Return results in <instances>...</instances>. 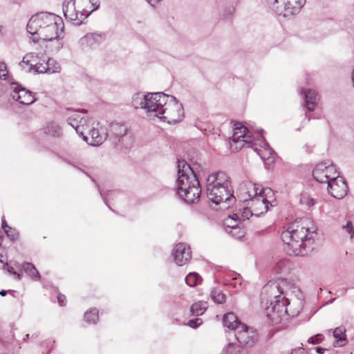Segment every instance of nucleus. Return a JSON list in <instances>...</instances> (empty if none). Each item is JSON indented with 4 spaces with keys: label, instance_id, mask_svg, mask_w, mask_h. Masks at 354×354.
Returning a JSON list of instances; mask_svg holds the SVG:
<instances>
[{
    "label": "nucleus",
    "instance_id": "obj_1",
    "mask_svg": "<svg viewBox=\"0 0 354 354\" xmlns=\"http://www.w3.org/2000/svg\"><path fill=\"white\" fill-rule=\"evenodd\" d=\"M283 290L276 282L266 284L261 293V303L267 300L265 306L270 301V306H265V314L272 322L277 323L283 316L292 310V304H297L292 311V316L297 315L301 310L304 300L299 298L286 299L282 297Z\"/></svg>",
    "mask_w": 354,
    "mask_h": 354
},
{
    "label": "nucleus",
    "instance_id": "obj_2",
    "mask_svg": "<svg viewBox=\"0 0 354 354\" xmlns=\"http://www.w3.org/2000/svg\"><path fill=\"white\" fill-rule=\"evenodd\" d=\"M317 228L310 221L304 219L301 224L292 223L281 233V239L287 245L288 252L304 256L310 250L317 236Z\"/></svg>",
    "mask_w": 354,
    "mask_h": 354
},
{
    "label": "nucleus",
    "instance_id": "obj_3",
    "mask_svg": "<svg viewBox=\"0 0 354 354\" xmlns=\"http://www.w3.org/2000/svg\"><path fill=\"white\" fill-rule=\"evenodd\" d=\"M178 194L187 203H194L201 196V189L198 175L203 168L196 162L187 164L185 160H178Z\"/></svg>",
    "mask_w": 354,
    "mask_h": 354
},
{
    "label": "nucleus",
    "instance_id": "obj_4",
    "mask_svg": "<svg viewBox=\"0 0 354 354\" xmlns=\"http://www.w3.org/2000/svg\"><path fill=\"white\" fill-rule=\"evenodd\" d=\"M207 195L219 209H228L235 201L231 182L226 174L219 171L210 174L207 179Z\"/></svg>",
    "mask_w": 354,
    "mask_h": 354
},
{
    "label": "nucleus",
    "instance_id": "obj_5",
    "mask_svg": "<svg viewBox=\"0 0 354 354\" xmlns=\"http://www.w3.org/2000/svg\"><path fill=\"white\" fill-rule=\"evenodd\" d=\"M44 24L40 30L39 39L44 41H53L57 39V50H59L63 44L59 38L62 37L64 25L61 18H57L55 15H44Z\"/></svg>",
    "mask_w": 354,
    "mask_h": 354
},
{
    "label": "nucleus",
    "instance_id": "obj_6",
    "mask_svg": "<svg viewBox=\"0 0 354 354\" xmlns=\"http://www.w3.org/2000/svg\"><path fill=\"white\" fill-rule=\"evenodd\" d=\"M165 104L160 108L159 113H154V117L165 120L169 124H175L182 120L184 117L183 105L172 95L163 96L160 100Z\"/></svg>",
    "mask_w": 354,
    "mask_h": 354
},
{
    "label": "nucleus",
    "instance_id": "obj_7",
    "mask_svg": "<svg viewBox=\"0 0 354 354\" xmlns=\"http://www.w3.org/2000/svg\"><path fill=\"white\" fill-rule=\"evenodd\" d=\"M268 7L277 15L290 17L298 14L306 0H266Z\"/></svg>",
    "mask_w": 354,
    "mask_h": 354
},
{
    "label": "nucleus",
    "instance_id": "obj_8",
    "mask_svg": "<svg viewBox=\"0 0 354 354\" xmlns=\"http://www.w3.org/2000/svg\"><path fill=\"white\" fill-rule=\"evenodd\" d=\"M108 135L115 146L120 145L124 148H129L133 143L132 134L124 123L111 122L109 125Z\"/></svg>",
    "mask_w": 354,
    "mask_h": 354
},
{
    "label": "nucleus",
    "instance_id": "obj_9",
    "mask_svg": "<svg viewBox=\"0 0 354 354\" xmlns=\"http://www.w3.org/2000/svg\"><path fill=\"white\" fill-rule=\"evenodd\" d=\"M53 63V59H48L46 62L39 63L38 62L37 55L33 53H28L23 57L20 62V66L24 68V66H29V71L34 70L38 73H59L61 66L58 63L54 64V68H50V65Z\"/></svg>",
    "mask_w": 354,
    "mask_h": 354
},
{
    "label": "nucleus",
    "instance_id": "obj_10",
    "mask_svg": "<svg viewBox=\"0 0 354 354\" xmlns=\"http://www.w3.org/2000/svg\"><path fill=\"white\" fill-rule=\"evenodd\" d=\"M313 176L317 181L328 184V182L338 177V173L334 165L324 162L316 165L313 171Z\"/></svg>",
    "mask_w": 354,
    "mask_h": 354
},
{
    "label": "nucleus",
    "instance_id": "obj_11",
    "mask_svg": "<svg viewBox=\"0 0 354 354\" xmlns=\"http://www.w3.org/2000/svg\"><path fill=\"white\" fill-rule=\"evenodd\" d=\"M272 192L270 188L261 189L258 196L247 202V205L252 209L254 215L259 216L268 210L269 201L268 196Z\"/></svg>",
    "mask_w": 354,
    "mask_h": 354
},
{
    "label": "nucleus",
    "instance_id": "obj_12",
    "mask_svg": "<svg viewBox=\"0 0 354 354\" xmlns=\"http://www.w3.org/2000/svg\"><path fill=\"white\" fill-rule=\"evenodd\" d=\"M234 132L230 138L231 141L234 143H239L240 147H243L244 144H248L250 147L255 142L251 132L241 123L235 122Z\"/></svg>",
    "mask_w": 354,
    "mask_h": 354
},
{
    "label": "nucleus",
    "instance_id": "obj_13",
    "mask_svg": "<svg viewBox=\"0 0 354 354\" xmlns=\"http://www.w3.org/2000/svg\"><path fill=\"white\" fill-rule=\"evenodd\" d=\"M62 10L66 19L74 21L75 24L80 25L85 19V15L79 12L75 0H64Z\"/></svg>",
    "mask_w": 354,
    "mask_h": 354
},
{
    "label": "nucleus",
    "instance_id": "obj_14",
    "mask_svg": "<svg viewBox=\"0 0 354 354\" xmlns=\"http://www.w3.org/2000/svg\"><path fill=\"white\" fill-rule=\"evenodd\" d=\"M10 89L11 97L20 104L28 105L35 101V98L32 95V93L17 83H12Z\"/></svg>",
    "mask_w": 354,
    "mask_h": 354
},
{
    "label": "nucleus",
    "instance_id": "obj_15",
    "mask_svg": "<svg viewBox=\"0 0 354 354\" xmlns=\"http://www.w3.org/2000/svg\"><path fill=\"white\" fill-rule=\"evenodd\" d=\"M234 335L240 344L248 346H252L258 340L257 333L250 330L244 324L238 326V330L235 332Z\"/></svg>",
    "mask_w": 354,
    "mask_h": 354
},
{
    "label": "nucleus",
    "instance_id": "obj_16",
    "mask_svg": "<svg viewBox=\"0 0 354 354\" xmlns=\"http://www.w3.org/2000/svg\"><path fill=\"white\" fill-rule=\"evenodd\" d=\"M147 100H146L145 109L149 117H154V113H159L160 108L162 106L163 96H168L164 93H149L147 94Z\"/></svg>",
    "mask_w": 354,
    "mask_h": 354
},
{
    "label": "nucleus",
    "instance_id": "obj_17",
    "mask_svg": "<svg viewBox=\"0 0 354 354\" xmlns=\"http://www.w3.org/2000/svg\"><path fill=\"white\" fill-rule=\"evenodd\" d=\"M105 39V35L98 33H88L79 40V45L84 51L95 49Z\"/></svg>",
    "mask_w": 354,
    "mask_h": 354
},
{
    "label": "nucleus",
    "instance_id": "obj_18",
    "mask_svg": "<svg viewBox=\"0 0 354 354\" xmlns=\"http://www.w3.org/2000/svg\"><path fill=\"white\" fill-rule=\"evenodd\" d=\"M173 256L175 263L182 266L186 264L192 258L190 247L184 243H179L174 248Z\"/></svg>",
    "mask_w": 354,
    "mask_h": 354
},
{
    "label": "nucleus",
    "instance_id": "obj_19",
    "mask_svg": "<svg viewBox=\"0 0 354 354\" xmlns=\"http://www.w3.org/2000/svg\"><path fill=\"white\" fill-rule=\"evenodd\" d=\"M261 189H264L261 185H257L250 181L242 183L239 186V192L245 203L252 200V198L258 196Z\"/></svg>",
    "mask_w": 354,
    "mask_h": 354
},
{
    "label": "nucleus",
    "instance_id": "obj_20",
    "mask_svg": "<svg viewBox=\"0 0 354 354\" xmlns=\"http://www.w3.org/2000/svg\"><path fill=\"white\" fill-rule=\"evenodd\" d=\"M327 189L333 197L340 199L346 195L348 186L345 180L338 176L335 180L328 182Z\"/></svg>",
    "mask_w": 354,
    "mask_h": 354
},
{
    "label": "nucleus",
    "instance_id": "obj_21",
    "mask_svg": "<svg viewBox=\"0 0 354 354\" xmlns=\"http://www.w3.org/2000/svg\"><path fill=\"white\" fill-rule=\"evenodd\" d=\"M44 15L32 17L27 24V31L32 35V40L34 43L37 42L39 39L40 30L44 24Z\"/></svg>",
    "mask_w": 354,
    "mask_h": 354
},
{
    "label": "nucleus",
    "instance_id": "obj_22",
    "mask_svg": "<svg viewBox=\"0 0 354 354\" xmlns=\"http://www.w3.org/2000/svg\"><path fill=\"white\" fill-rule=\"evenodd\" d=\"M259 136L260 137L259 140L260 142V147H257V144L255 142L251 145V147L257 153L262 160L273 162L275 155L274 151L261 136Z\"/></svg>",
    "mask_w": 354,
    "mask_h": 354
},
{
    "label": "nucleus",
    "instance_id": "obj_23",
    "mask_svg": "<svg viewBox=\"0 0 354 354\" xmlns=\"http://www.w3.org/2000/svg\"><path fill=\"white\" fill-rule=\"evenodd\" d=\"M88 136H83V140L92 146H99L106 139L108 133L104 129L93 128L88 130Z\"/></svg>",
    "mask_w": 354,
    "mask_h": 354
},
{
    "label": "nucleus",
    "instance_id": "obj_24",
    "mask_svg": "<svg viewBox=\"0 0 354 354\" xmlns=\"http://www.w3.org/2000/svg\"><path fill=\"white\" fill-rule=\"evenodd\" d=\"M79 12L87 18L93 11L97 10L100 4V0H75Z\"/></svg>",
    "mask_w": 354,
    "mask_h": 354
},
{
    "label": "nucleus",
    "instance_id": "obj_25",
    "mask_svg": "<svg viewBox=\"0 0 354 354\" xmlns=\"http://www.w3.org/2000/svg\"><path fill=\"white\" fill-rule=\"evenodd\" d=\"M240 218L238 214H234L232 216H229L225 220L224 224L225 226L231 230L230 233H232L233 236L236 235V233H233V231L239 230L237 232V236L241 237L243 235V232L239 229V223L237 220Z\"/></svg>",
    "mask_w": 354,
    "mask_h": 354
},
{
    "label": "nucleus",
    "instance_id": "obj_26",
    "mask_svg": "<svg viewBox=\"0 0 354 354\" xmlns=\"http://www.w3.org/2000/svg\"><path fill=\"white\" fill-rule=\"evenodd\" d=\"M84 113H81L79 111H74L68 118V123L73 128H74L77 133L80 135H83V131H80L81 126L80 125V122H84Z\"/></svg>",
    "mask_w": 354,
    "mask_h": 354
},
{
    "label": "nucleus",
    "instance_id": "obj_27",
    "mask_svg": "<svg viewBox=\"0 0 354 354\" xmlns=\"http://www.w3.org/2000/svg\"><path fill=\"white\" fill-rule=\"evenodd\" d=\"M223 325L231 330H234L235 332L238 330V326L243 324L238 321L236 315L233 313H227L224 315L223 319Z\"/></svg>",
    "mask_w": 354,
    "mask_h": 354
},
{
    "label": "nucleus",
    "instance_id": "obj_28",
    "mask_svg": "<svg viewBox=\"0 0 354 354\" xmlns=\"http://www.w3.org/2000/svg\"><path fill=\"white\" fill-rule=\"evenodd\" d=\"M305 106L310 111H314L317 104V93L313 90L304 91Z\"/></svg>",
    "mask_w": 354,
    "mask_h": 354
},
{
    "label": "nucleus",
    "instance_id": "obj_29",
    "mask_svg": "<svg viewBox=\"0 0 354 354\" xmlns=\"http://www.w3.org/2000/svg\"><path fill=\"white\" fill-rule=\"evenodd\" d=\"M345 329L342 327H337L333 330V336L336 339L335 346H343L347 343L345 335Z\"/></svg>",
    "mask_w": 354,
    "mask_h": 354
},
{
    "label": "nucleus",
    "instance_id": "obj_30",
    "mask_svg": "<svg viewBox=\"0 0 354 354\" xmlns=\"http://www.w3.org/2000/svg\"><path fill=\"white\" fill-rule=\"evenodd\" d=\"M208 307L207 302L200 301L193 304L190 308V313L192 315L200 316L203 315Z\"/></svg>",
    "mask_w": 354,
    "mask_h": 354
},
{
    "label": "nucleus",
    "instance_id": "obj_31",
    "mask_svg": "<svg viewBox=\"0 0 354 354\" xmlns=\"http://www.w3.org/2000/svg\"><path fill=\"white\" fill-rule=\"evenodd\" d=\"M147 96L141 93H137L133 95L132 104L136 109H145Z\"/></svg>",
    "mask_w": 354,
    "mask_h": 354
},
{
    "label": "nucleus",
    "instance_id": "obj_32",
    "mask_svg": "<svg viewBox=\"0 0 354 354\" xmlns=\"http://www.w3.org/2000/svg\"><path fill=\"white\" fill-rule=\"evenodd\" d=\"M22 268L26 273L34 280H39L40 274L36 268L31 263H24Z\"/></svg>",
    "mask_w": 354,
    "mask_h": 354
},
{
    "label": "nucleus",
    "instance_id": "obj_33",
    "mask_svg": "<svg viewBox=\"0 0 354 354\" xmlns=\"http://www.w3.org/2000/svg\"><path fill=\"white\" fill-rule=\"evenodd\" d=\"M274 271L278 274H286L289 272L290 265L289 262L286 260H279L275 265Z\"/></svg>",
    "mask_w": 354,
    "mask_h": 354
},
{
    "label": "nucleus",
    "instance_id": "obj_34",
    "mask_svg": "<svg viewBox=\"0 0 354 354\" xmlns=\"http://www.w3.org/2000/svg\"><path fill=\"white\" fill-rule=\"evenodd\" d=\"M186 283L190 287H195L201 284L202 281L201 277L196 272H190L185 278Z\"/></svg>",
    "mask_w": 354,
    "mask_h": 354
},
{
    "label": "nucleus",
    "instance_id": "obj_35",
    "mask_svg": "<svg viewBox=\"0 0 354 354\" xmlns=\"http://www.w3.org/2000/svg\"><path fill=\"white\" fill-rule=\"evenodd\" d=\"M85 320L90 324H95L98 320V311L96 308H93L89 311H86L84 314Z\"/></svg>",
    "mask_w": 354,
    "mask_h": 354
},
{
    "label": "nucleus",
    "instance_id": "obj_36",
    "mask_svg": "<svg viewBox=\"0 0 354 354\" xmlns=\"http://www.w3.org/2000/svg\"><path fill=\"white\" fill-rule=\"evenodd\" d=\"M45 132L54 137H59L62 134L61 128L54 123H50L48 124V126L46 128Z\"/></svg>",
    "mask_w": 354,
    "mask_h": 354
},
{
    "label": "nucleus",
    "instance_id": "obj_37",
    "mask_svg": "<svg viewBox=\"0 0 354 354\" xmlns=\"http://www.w3.org/2000/svg\"><path fill=\"white\" fill-rule=\"evenodd\" d=\"M212 299L217 304H223L225 301V296L221 290L214 289L211 292Z\"/></svg>",
    "mask_w": 354,
    "mask_h": 354
},
{
    "label": "nucleus",
    "instance_id": "obj_38",
    "mask_svg": "<svg viewBox=\"0 0 354 354\" xmlns=\"http://www.w3.org/2000/svg\"><path fill=\"white\" fill-rule=\"evenodd\" d=\"M342 230L350 236V240L354 242V228L351 221H347L346 224L342 225Z\"/></svg>",
    "mask_w": 354,
    "mask_h": 354
},
{
    "label": "nucleus",
    "instance_id": "obj_39",
    "mask_svg": "<svg viewBox=\"0 0 354 354\" xmlns=\"http://www.w3.org/2000/svg\"><path fill=\"white\" fill-rule=\"evenodd\" d=\"M243 351L234 343H230L225 348L226 354H241Z\"/></svg>",
    "mask_w": 354,
    "mask_h": 354
},
{
    "label": "nucleus",
    "instance_id": "obj_40",
    "mask_svg": "<svg viewBox=\"0 0 354 354\" xmlns=\"http://www.w3.org/2000/svg\"><path fill=\"white\" fill-rule=\"evenodd\" d=\"M300 203L308 207H310L315 205V202L314 198L306 194H303L300 198Z\"/></svg>",
    "mask_w": 354,
    "mask_h": 354
},
{
    "label": "nucleus",
    "instance_id": "obj_41",
    "mask_svg": "<svg viewBox=\"0 0 354 354\" xmlns=\"http://www.w3.org/2000/svg\"><path fill=\"white\" fill-rule=\"evenodd\" d=\"M253 214H254V212H253L252 209L250 208V207H244L241 216H239L240 218L239 220H240V219L243 220V221L248 220V219H249L250 216H251Z\"/></svg>",
    "mask_w": 354,
    "mask_h": 354
},
{
    "label": "nucleus",
    "instance_id": "obj_42",
    "mask_svg": "<svg viewBox=\"0 0 354 354\" xmlns=\"http://www.w3.org/2000/svg\"><path fill=\"white\" fill-rule=\"evenodd\" d=\"M5 233L12 241H15L18 238V234L12 227H8V230H6Z\"/></svg>",
    "mask_w": 354,
    "mask_h": 354
},
{
    "label": "nucleus",
    "instance_id": "obj_43",
    "mask_svg": "<svg viewBox=\"0 0 354 354\" xmlns=\"http://www.w3.org/2000/svg\"><path fill=\"white\" fill-rule=\"evenodd\" d=\"M8 76V72L6 70V65L4 62H0V77H3L4 80Z\"/></svg>",
    "mask_w": 354,
    "mask_h": 354
},
{
    "label": "nucleus",
    "instance_id": "obj_44",
    "mask_svg": "<svg viewBox=\"0 0 354 354\" xmlns=\"http://www.w3.org/2000/svg\"><path fill=\"white\" fill-rule=\"evenodd\" d=\"M202 324V321L199 318H195L188 322L187 325L192 328H196Z\"/></svg>",
    "mask_w": 354,
    "mask_h": 354
},
{
    "label": "nucleus",
    "instance_id": "obj_45",
    "mask_svg": "<svg viewBox=\"0 0 354 354\" xmlns=\"http://www.w3.org/2000/svg\"><path fill=\"white\" fill-rule=\"evenodd\" d=\"M84 122L81 121V122L79 123L80 125L81 126L80 131H82L83 133H84V131H86L87 129L89 130L88 126V118L84 115ZM82 136H84V134H83Z\"/></svg>",
    "mask_w": 354,
    "mask_h": 354
},
{
    "label": "nucleus",
    "instance_id": "obj_46",
    "mask_svg": "<svg viewBox=\"0 0 354 354\" xmlns=\"http://www.w3.org/2000/svg\"><path fill=\"white\" fill-rule=\"evenodd\" d=\"M323 338H324V336L322 335L317 334L315 336L312 337L310 339L309 342L313 344H317L320 343L322 341Z\"/></svg>",
    "mask_w": 354,
    "mask_h": 354
},
{
    "label": "nucleus",
    "instance_id": "obj_47",
    "mask_svg": "<svg viewBox=\"0 0 354 354\" xmlns=\"http://www.w3.org/2000/svg\"><path fill=\"white\" fill-rule=\"evenodd\" d=\"M57 300L61 306H64L66 304V296L62 294H59L57 295Z\"/></svg>",
    "mask_w": 354,
    "mask_h": 354
},
{
    "label": "nucleus",
    "instance_id": "obj_48",
    "mask_svg": "<svg viewBox=\"0 0 354 354\" xmlns=\"http://www.w3.org/2000/svg\"><path fill=\"white\" fill-rule=\"evenodd\" d=\"M8 272H10V273H11V274H14V275H16V276H17V279H21V275H20V274H19V273H17V272H15V271L14 270V269H13V268H12V267H9V268H8Z\"/></svg>",
    "mask_w": 354,
    "mask_h": 354
},
{
    "label": "nucleus",
    "instance_id": "obj_49",
    "mask_svg": "<svg viewBox=\"0 0 354 354\" xmlns=\"http://www.w3.org/2000/svg\"><path fill=\"white\" fill-rule=\"evenodd\" d=\"M1 221H2V228L4 230V231H5L6 230H8V227H9V226L8 225V224L6 223V220H5L4 216L2 218Z\"/></svg>",
    "mask_w": 354,
    "mask_h": 354
},
{
    "label": "nucleus",
    "instance_id": "obj_50",
    "mask_svg": "<svg viewBox=\"0 0 354 354\" xmlns=\"http://www.w3.org/2000/svg\"><path fill=\"white\" fill-rule=\"evenodd\" d=\"M149 3H150L152 6H156L160 0H146Z\"/></svg>",
    "mask_w": 354,
    "mask_h": 354
},
{
    "label": "nucleus",
    "instance_id": "obj_51",
    "mask_svg": "<svg viewBox=\"0 0 354 354\" xmlns=\"http://www.w3.org/2000/svg\"><path fill=\"white\" fill-rule=\"evenodd\" d=\"M325 351H326V349L324 348H322V347H317L316 348V351L319 354H324Z\"/></svg>",
    "mask_w": 354,
    "mask_h": 354
},
{
    "label": "nucleus",
    "instance_id": "obj_52",
    "mask_svg": "<svg viewBox=\"0 0 354 354\" xmlns=\"http://www.w3.org/2000/svg\"><path fill=\"white\" fill-rule=\"evenodd\" d=\"M297 308V304H292V310H289L290 312V315L292 316V311L295 310Z\"/></svg>",
    "mask_w": 354,
    "mask_h": 354
},
{
    "label": "nucleus",
    "instance_id": "obj_53",
    "mask_svg": "<svg viewBox=\"0 0 354 354\" xmlns=\"http://www.w3.org/2000/svg\"><path fill=\"white\" fill-rule=\"evenodd\" d=\"M6 295H7V291H6V290H1V291H0V295H1V296L4 297V296H6Z\"/></svg>",
    "mask_w": 354,
    "mask_h": 354
},
{
    "label": "nucleus",
    "instance_id": "obj_54",
    "mask_svg": "<svg viewBox=\"0 0 354 354\" xmlns=\"http://www.w3.org/2000/svg\"><path fill=\"white\" fill-rule=\"evenodd\" d=\"M55 63H57V62L53 60V63L50 65V68H54V64Z\"/></svg>",
    "mask_w": 354,
    "mask_h": 354
},
{
    "label": "nucleus",
    "instance_id": "obj_55",
    "mask_svg": "<svg viewBox=\"0 0 354 354\" xmlns=\"http://www.w3.org/2000/svg\"><path fill=\"white\" fill-rule=\"evenodd\" d=\"M28 337H29V335H28V334H27V335H26V338H28Z\"/></svg>",
    "mask_w": 354,
    "mask_h": 354
}]
</instances>
